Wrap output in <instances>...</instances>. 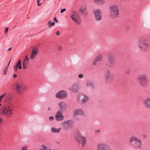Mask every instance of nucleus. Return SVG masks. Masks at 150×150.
Masks as SVG:
<instances>
[{
	"instance_id": "nucleus-1",
	"label": "nucleus",
	"mask_w": 150,
	"mask_h": 150,
	"mask_svg": "<svg viewBox=\"0 0 150 150\" xmlns=\"http://www.w3.org/2000/svg\"><path fill=\"white\" fill-rule=\"evenodd\" d=\"M129 143L136 149H140L142 147V141L134 135L130 137Z\"/></svg>"
},
{
	"instance_id": "nucleus-2",
	"label": "nucleus",
	"mask_w": 150,
	"mask_h": 150,
	"mask_svg": "<svg viewBox=\"0 0 150 150\" xmlns=\"http://www.w3.org/2000/svg\"><path fill=\"white\" fill-rule=\"evenodd\" d=\"M137 46L141 51L145 52L148 50L149 45L146 38L142 37L138 40Z\"/></svg>"
},
{
	"instance_id": "nucleus-3",
	"label": "nucleus",
	"mask_w": 150,
	"mask_h": 150,
	"mask_svg": "<svg viewBox=\"0 0 150 150\" xmlns=\"http://www.w3.org/2000/svg\"><path fill=\"white\" fill-rule=\"evenodd\" d=\"M137 79L139 85L141 87L144 88L147 87L148 84L149 80L146 74H139L137 76Z\"/></svg>"
},
{
	"instance_id": "nucleus-4",
	"label": "nucleus",
	"mask_w": 150,
	"mask_h": 150,
	"mask_svg": "<svg viewBox=\"0 0 150 150\" xmlns=\"http://www.w3.org/2000/svg\"><path fill=\"white\" fill-rule=\"evenodd\" d=\"M110 16L112 19L117 18L120 13V10L118 6L113 4L110 6L109 9Z\"/></svg>"
},
{
	"instance_id": "nucleus-5",
	"label": "nucleus",
	"mask_w": 150,
	"mask_h": 150,
	"mask_svg": "<svg viewBox=\"0 0 150 150\" xmlns=\"http://www.w3.org/2000/svg\"><path fill=\"white\" fill-rule=\"evenodd\" d=\"M1 113L7 117H11L12 115L13 110L12 108L9 105L2 107L0 109Z\"/></svg>"
},
{
	"instance_id": "nucleus-6",
	"label": "nucleus",
	"mask_w": 150,
	"mask_h": 150,
	"mask_svg": "<svg viewBox=\"0 0 150 150\" xmlns=\"http://www.w3.org/2000/svg\"><path fill=\"white\" fill-rule=\"evenodd\" d=\"M115 79V75L111 73L109 70H107L105 71V80L106 83L108 84L112 83L114 80Z\"/></svg>"
},
{
	"instance_id": "nucleus-7",
	"label": "nucleus",
	"mask_w": 150,
	"mask_h": 150,
	"mask_svg": "<svg viewBox=\"0 0 150 150\" xmlns=\"http://www.w3.org/2000/svg\"><path fill=\"white\" fill-rule=\"evenodd\" d=\"M74 138L75 140L79 143V144L83 147L86 144V138L81 134L79 132H76L74 135Z\"/></svg>"
},
{
	"instance_id": "nucleus-8",
	"label": "nucleus",
	"mask_w": 150,
	"mask_h": 150,
	"mask_svg": "<svg viewBox=\"0 0 150 150\" xmlns=\"http://www.w3.org/2000/svg\"><path fill=\"white\" fill-rule=\"evenodd\" d=\"M107 59L108 62L107 64V66L109 68L112 67L116 60V55L114 53H109L107 55Z\"/></svg>"
},
{
	"instance_id": "nucleus-9",
	"label": "nucleus",
	"mask_w": 150,
	"mask_h": 150,
	"mask_svg": "<svg viewBox=\"0 0 150 150\" xmlns=\"http://www.w3.org/2000/svg\"><path fill=\"white\" fill-rule=\"evenodd\" d=\"M88 100V96L83 94H80L77 95L76 100L78 103L83 104L86 103Z\"/></svg>"
},
{
	"instance_id": "nucleus-10",
	"label": "nucleus",
	"mask_w": 150,
	"mask_h": 150,
	"mask_svg": "<svg viewBox=\"0 0 150 150\" xmlns=\"http://www.w3.org/2000/svg\"><path fill=\"white\" fill-rule=\"evenodd\" d=\"M70 17L76 23L79 24L81 21L79 19L80 16L77 12L75 11H73L70 13Z\"/></svg>"
},
{
	"instance_id": "nucleus-11",
	"label": "nucleus",
	"mask_w": 150,
	"mask_h": 150,
	"mask_svg": "<svg viewBox=\"0 0 150 150\" xmlns=\"http://www.w3.org/2000/svg\"><path fill=\"white\" fill-rule=\"evenodd\" d=\"M74 124V122L72 120H67L62 122L61 123L62 126L65 129H68L72 127Z\"/></svg>"
},
{
	"instance_id": "nucleus-12",
	"label": "nucleus",
	"mask_w": 150,
	"mask_h": 150,
	"mask_svg": "<svg viewBox=\"0 0 150 150\" xmlns=\"http://www.w3.org/2000/svg\"><path fill=\"white\" fill-rule=\"evenodd\" d=\"M57 106L59 108L60 111L64 112L67 110V109L68 105L65 102L61 101L58 103Z\"/></svg>"
},
{
	"instance_id": "nucleus-13",
	"label": "nucleus",
	"mask_w": 150,
	"mask_h": 150,
	"mask_svg": "<svg viewBox=\"0 0 150 150\" xmlns=\"http://www.w3.org/2000/svg\"><path fill=\"white\" fill-rule=\"evenodd\" d=\"M67 96V93L65 91L62 90L59 91L55 94V97L61 99H64Z\"/></svg>"
},
{
	"instance_id": "nucleus-14",
	"label": "nucleus",
	"mask_w": 150,
	"mask_h": 150,
	"mask_svg": "<svg viewBox=\"0 0 150 150\" xmlns=\"http://www.w3.org/2000/svg\"><path fill=\"white\" fill-rule=\"evenodd\" d=\"M94 17L96 21H100L102 19V14L101 11L99 9H95L93 11Z\"/></svg>"
},
{
	"instance_id": "nucleus-15",
	"label": "nucleus",
	"mask_w": 150,
	"mask_h": 150,
	"mask_svg": "<svg viewBox=\"0 0 150 150\" xmlns=\"http://www.w3.org/2000/svg\"><path fill=\"white\" fill-rule=\"evenodd\" d=\"M70 91L73 93H77L80 89V87L79 84L74 83L71 85L69 88Z\"/></svg>"
},
{
	"instance_id": "nucleus-16",
	"label": "nucleus",
	"mask_w": 150,
	"mask_h": 150,
	"mask_svg": "<svg viewBox=\"0 0 150 150\" xmlns=\"http://www.w3.org/2000/svg\"><path fill=\"white\" fill-rule=\"evenodd\" d=\"M62 112L59 110L56 113L55 117L57 120L62 121L64 120V117L62 114Z\"/></svg>"
},
{
	"instance_id": "nucleus-17",
	"label": "nucleus",
	"mask_w": 150,
	"mask_h": 150,
	"mask_svg": "<svg viewBox=\"0 0 150 150\" xmlns=\"http://www.w3.org/2000/svg\"><path fill=\"white\" fill-rule=\"evenodd\" d=\"M84 114L83 110L81 108L76 109L73 112L74 115L75 116L78 115L83 116L84 115Z\"/></svg>"
},
{
	"instance_id": "nucleus-18",
	"label": "nucleus",
	"mask_w": 150,
	"mask_h": 150,
	"mask_svg": "<svg viewBox=\"0 0 150 150\" xmlns=\"http://www.w3.org/2000/svg\"><path fill=\"white\" fill-rule=\"evenodd\" d=\"M38 53V49L36 47L33 48L32 50V52L30 56V58L33 59H34L37 54Z\"/></svg>"
},
{
	"instance_id": "nucleus-19",
	"label": "nucleus",
	"mask_w": 150,
	"mask_h": 150,
	"mask_svg": "<svg viewBox=\"0 0 150 150\" xmlns=\"http://www.w3.org/2000/svg\"><path fill=\"white\" fill-rule=\"evenodd\" d=\"M102 54H99L93 61L92 63L93 65H95L98 62L100 61L102 59Z\"/></svg>"
},
{
	"instance_id": "nucleus-20",
	"label": "nucleus",
	"mask_w": 150,
	"mask_h": 150,
	"mask_svg": "<svg viewBox=\"0 0 150 150\" xmlns=\"http://www.w3.org/2000/svg\"><path fill=\"white\" fill-rule=\"evenodd\" d=\"M85 87L86 88L90 87L91 89H93L95 88V85L92 82L90 81H88L86 82Z\"/></svg>"
},
{
	"instance_id": "nucleus-21",
	"label": "nucleus",
	"mask_w": 150,
	"mask_h": 150,
	"mask_svg": "<svg viewBox=\"0 0 150 150\" xmlns=\"http://www.w3.org/2000/svg\"><path fill=\"white\" fill-rule=\"evenodd\" d=\"M29 62V58L27 56H25L23 63V67L24 69H26L28 66Z\"/></svg>"
},
{
	"instance_id": "nucleus-22",
	"label": "nucleus",
	"mask_w": 150,
	"mask_h": 150,
	"mask_svg": "<svg viewBox=\"0 0 150 150\" xmlns=\"http://www.w3.org/2000/svg\"><path fill=\"white\" fill-rule=\"evenodd\" d=\"M144 103L147 108L150 109V98H147L144 100Z\"/></svg>"
},
{
	"instance_id": "nucleus-23",
	"label": "nucleus",
	"mask_w": 150,
	"mask_h": 150,
	"mask_svg": "<svg viewBox=\"0 0 150 150\" xmlns=\"http://www.w3.org/2000/svg\"><path fill=\"white\" fill-rule=\"evenodd\" d=\"M16 85V89L18 93H20L22 89L24 88L22 87L23 84L21 83H17Z\"/></svg>"
},
{
	"instance_id": "nucleus-24",
	"label": "nucleus",
	"mask_w": 150,
	"mask_h": 150,
	"mask_svg": "<svg viewBox=\"0 0 150 150\" xmlns=\"http://www.w3.org/2000/svg\"><path fill=\"white\" fill-rule=\"evenodd\" d=\"M61 130L60 128H57L54 127L51 128V131L53 133H58L60 132Z\"/></svg>"
},
{
	"instance_id": "nucleus-25",
	"label": "nucleus",
	"mask_w": 150,
	"mask_h": 150,
	"mask_svg": "<svg viewBox=\"0 0 150 150\" xmlns=\"http://www.w3.org/2000/svg\"><path fill=\"white\" fill-rule=\"evenodd\" d=\"M86 5H84L80 7L79 10V12L81 13L85 12L86 11Z\"/></svg>"
},
{
	"instance_id": "nucleus-26",
	"label": "nucleus",
	"mask_w": 150,
	"mask_h": 150,
	"mask_svg": "<svg viewBox=\"0 0 150 150\" xmlns=\"http://www.w3.org/2000/svg\"><path fill=\"white\" fill-rule=\"evenodd\" d=\"M21 61L20 59H18L16 65L14 67V69L15 71L17 70L18 67L21 64Z\"/></svg>"
},
{
	"instance_id": "nucleus-27",
	"label": "nucleus",
	"mask_w": 150,
	"mask_h": 150,
	"mask_svg": "<svg viewBox=\"0 0 150 150\" xmlns=\"http://www.w3.org/2000/svg\"><path fill=\"white\" fill-rule=\"evenodd\" d=\"M97 150H103V144L100 143L98 144L97 146Z\"/></svg>"
},
{
	"instance_id": "nucleus-28",
	"label": "nucleus",
	"mask_w": 150,
	"mask_h": 150,
	"mask_svg": "<svg viewBox=\"0 0 150 150\" xmlns=\"http://www.w3.org/2000/svg\"><path fill=\"white\" fill-rule=\"evenodd\" d=\"M104 150H111L110 146L108 144H104Z\"/></svg>"
},
{
	"instance_id": "nucleus-29",
	"label": "nucleus",
	"mask_w": 150,
	"mask_h": 150,
	"mask_svg": "<svg viewBox=\"0 0 150 150\" xmlns=\"http://www.w3.org/2000/svg\"><path fill=\"white\" fill-rule=\"evenodd\" d=\"M8 68V67H6L3 69L2 71V74L3 75H6L7 74Z\"/></svg>"
},
{
	"instance_id": "nucleus-30",
	"label": "nucleus",
	"mask_w": 150,
	"mask_h": 150,
	"mask_svg": "<svg viewBox=\"0 0 150 150\" xmlns=\"http://www.w3.org/2000/svg\"><path fill=\"white\" fill-rule=\"evenodd\" d=\"M6 94V93H5L4 94L0 96V103L2 99L5 96V95Z\"/></svg>"
},
{
	"instance_id": "nucleus-31",
	"label": "nucleus",
	"mask_w": 150,
	"mask_h": 150,
	"mask_svg": "<svg viewBox=\"0 0 150 150\" xmlns=\"http://www.w3.org/2000/svg\"><path fill=\"white\" fill-rule=\"evenodd\" d=\"M102 1V0H93L94 2L97 4L100 3Z\"/></svg>"
},
{
	"instance_id": "nucleus-32",
	"label": "nucleus",
	"mask_w": 150,
	"mask_h": 150,
	"mask_svg": "<svg viewBox=\"0 0 150 150\" xmlns=\"http://www.w3.org/2000/svg\"><path fill=\"white\" fill-rule=\"evenodd\" d=\"M54 119V117L53 116H50L48 118V120L50 121L53 120Z\"/></svg>"
},
{
	"instance_id": "nucleus-33",
	"label": "nucleus",
	"mask_w": 150,
	"mask_h": 150,
	"mask_svg": "<svg viewBox=\"0 0 150 150\" xmlns=\"http://www.w3.org/2000/svg\"><path fill=\"white\" fill-rule=\"evenodd\" d=\"M57 48L60 51H61L62 49V46L60 45H58L57 46Z\"/></svg>"
},
{
	"instance_id": "nucleus-34",
	"label": "nucleus",
	"mask_w": 150,
	"mask_h": 150,
	"mask_svg": "<svg viewBox=\"0 0 150 150\" xmlns=\"http://www.w3.org/2000/svg\"><path fill=\"white\" fill-rule=\"evenodd\" d=\"M78 77L80 78H83V74H81L78 75Z\"/></svg>"
},
{
	"instance_id": "nucleus-35",
	"label": "nucleus",
	"mask_w": 150,
	"mask_h": 150,
	"mask_svg": "<svg viewBox=\"0 0 150 150\" xmlns=\"http://www.w3.org/2000/svg\"><path fill=\"white\" fill-rule=\"evenodd\" d=\"M66 10V9H65V8H64V9H61V11H60L61 13H63Z\"/></svg>"
},
{
	"instance_id": "nucleus-36",
	"label": "nucleus",
	"mask_w": 150,
	"mask_h": 150,
	"mask_svg": "<svg viewBox=\"0 0 150 150\" xmlns=\"http://www.w3.org/2000/svg\"><path fill=\"white\" fill-rule=\"evenodd\" d=\"M56 34L57 35H59L60 34V32L59 30L56 32Z\"/></svg>"
},
{
	"instance_id": "nucleus-37",
	"label": "nucleus",
	"mask_w": 150,
	"mask_h": 150,
	"mask_svg": "<svg viewBox=\"0 0 150 150\" xmlns=\"http://www.w3.org/2000/svg\"><path fill=\"white\" fill-rule=\"evenodd\" d=\"M55 24V23L54 22H52V23H50V25H51H51L54 26V25Z\"/></svg>"
},
{
	"instance_id": "nucleus-38",
	"label": "nucleus",
	"mask_w": 150,
	"mask_h": 150,
	"mask_svg": "<svg viewBox=\"0 0 150 150\" xmlns=\"http://www.w3.org/2000/svg\"><path fill=\"white\" fill-rule=\"evenodd\" d=\"M27 148L26 147L24 146L22 149L21 150H26Z\"/></svg>"
},
{
	"instance_id": "nucleus-39",
	"label": "nucleus",
	"mask_w": 150,
	"mask_h": 150,
	"mask_svg": "<svg viewBox=\"0 0 150 150\" xmlns=\"http://www.w3.org/2000/svg\"><path fill=\"white\" fill-rule=\"evenodd\" d=\"M37 1L38 2V5L39 6L41 4V3L39 4L40 1L39 0H38Z\"/></svg>"
},
{
	"instance_id": "nucleus-40",
	"label": "nucleus",
	"mask_w": 150,
	"mask_h": 150,
	"mask_svg": "<svg viewBox=\"0 0 150 150\" xmlns=\"http://www.w3.org/2000/svg\"><path fill=\"white\" fill-rule=\"evenodd\" d=\"M54 21H55L57 23L58 22V21L57 20L56 18H54Z\"/></svg>"
},
{
	"instance_id": "nucleus-41",
	"label": "nucleus",
	"mask_w": 150,
	"mask_h": 150,
	"mask_svg": "<svg viewBox=\"0 0 150 150\" xmlns=\"http://www.w3.org/2000/svg\"><path fill=\"white\" fill-rule=\"evenodd\" d=\"M50 23H51V21H50L48 22V25H49V27H51V26L50 25Z\"/></svg>"
},
{
	"instance_id": "nucleus-42",
	"label": "nucleus",
	"mask_w": 150,
	"mask_h": 150,
	"mask_svg": "<svg viewBox=\"0 0 150 150\" xmlns=\"http://www.w3.org/2000/svg\"><path fill=\"white\" fill-rule=\"evenodd\" d=\"M13 76L14 78H16L17 76V75L16 74H14L13 75Z\"/></svg>"
},
{
	"instance_id": "nucleus-43",
	"label": "nucleus",
	"mask_w": 150,
	"mask_h": 150,
	"mask_svg": "<svg viewBox=\"0 0 150 150\" xmlns=\"http://www.w3.org/2000/svg\"><path fill=\"white\" fill-rule=\"evenodd\" d=\"M8 28H6L5 29V32H6L8 31Z\"/></svg>"
},
{
	"instance_id": "nucleus-44",
	"label": "nucleus",
	"mask_w": 150,
	"mask_h": 150,
	"mask_svg": "<svg viewBox=\"0 0 150 150\" xmlns=\"http://www.w3.org/2000/svg\"><path fill=\"white\" fill-rule=\"evenodd\" d=\"M100 132V130H97L95 131V132L96 133H98L99 132Z\"/></svg>"
},
{
	"instance_id": "nucleus-45",
	"label": "nucleus",
	"mask_w": 150,
	"mask_h": 150,
	"mask_svg": "<svg viewBox=\"0 0 150 150\" xmlns=\"http://www.w3.org/2000/svg\"><path fill=\"white\" fill-rule=\"evenodd\" d=\"M2 121V119L0 117V124L1 123Z\"/></svg>"
},
{
	"instance_id": "nucleus-46",
	"label": "nucleus",
	"mask_w": 150,
	"mask_h": 150,
	"mask_svg": "<svg viewBox=\"0 0 150 150\" xmlns=\"http://www.w3.org/2000/svg\"><path fill=\"white\" fill-rule=\"evenodd\" d=\"M18 68L19 69H21V64L20 65V66L18 67Z\"/></svg>"
},
{
	"instance_id": "nucleus-47",
	"label": "nucleus",
	"mask_w": 150,
	"mask_h": 150,
	"mask_svg": "<svg viewBox=\"0 0 150 150\" xmlns=\"http://www.w3.org/2000/svg\"><path fill=\"white\" fill-rule=\"evenodd\" d=\"M11 59L9 61V62H8V65L6 67H8V66H9V64H10V61H11Z\"/></svg>"
},
{
	"instance_id": "nucleus-48",
	"label": "nucleus",
	"mask_w": 150,
	"mask_h": 150,
	"mask_svg": "<svg viewBox=\"0 0 150 150\" xmlns=\"http://www.w3.org/2000/svg\"><path fill=\"white\" fill-rule=\"evenodd\" d=\"M11 47H10V48H9L8 49V50H11Z\"/></svg>"
},
{
	"instance_id": "nucleus-49",
	"label": "nucleus",
	"mask_w": 150,
	"mask_h": 150,
	"mask_svg": "<svg viewBox=\"0 0 150 150\" xmlns=\"http://www.w3.org/2000/svg\"><path fill=\"white\" fill-rule=\"evenodd\" d=\"M85 16H86L87 15V13H85Z\"/></svg>"
},
{
	"instance_id": "nucleus-50",
	"label": "nucleus",
	"mask_w": 150,
	"mask_h": 150,
	"mask_svg": "<svg viewBox=\"0 0 150 150\" xmlns=\"http://www.w3.org/2000/svg\"><path fill=\"white\" fill-rule=\"evenodd\" d=\"M50 108H48V110L49 111L50 110Z\"/></svg>"
},
{
	"instance_id": "nucleus-51",
	"label": "nucleus",
	"mask_w": 150,
	"mask_h": 150,
	"mask_svg": "<svg viewBox=\"0 0 150 150\" xmlns=\"http://www.w3.org/2000/svg\"><path fill=\"white\" fill-rule=\"evenodd\" d=\"M1 104H0V106H1Z\"/></svg>"
}]
</instances>
